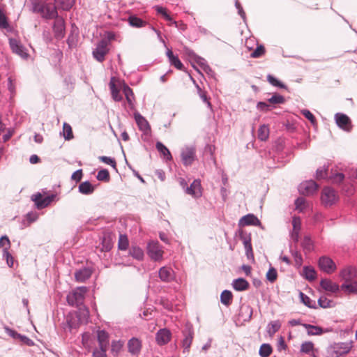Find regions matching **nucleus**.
<instances>
[{"label":"nucleus","instance_id":"obj_23","mask_svg":"<svg viewBox=\"0 0 357 357\" xmlns=\"http://www.w3.org/2000/svg\"><path fill=\"white\" fill-rule=\"evenodd\" d=\"M260 225L259 220L253 214H247L243 216L239 220V225L241 226H248V225H253L257 226Z\"/></svg>","mask_w":357,"mask_h":357},{"label":"nucleus","instance_id":"obj_14","mask_svg":"<svg viewBox=\"0 0 357 357\" xmlns=\"http://www.w3.org/2000/svg\"><path fill=\"white\" fill-rule=\"evenodd\" d=\"M335 123L338 127L344 130L349 131L351 128V120L349 116L342 113H336L335 115Z\"/></svg>","mask_w":357,"mask_h":357},{"label":"nucleus","instance_id":"obj_22","mask_svg":"<svg viewBox=\"0 0 357 357\" xmlns=\"http://www.w3.org/2000/svg\"><path fill=\"white\" fill-rule=\"evenodd\" d=\"M41 15L43 17L46 19H54L57 17L58 13L56 6L50 3L45 4Z\"/></svg>","mask_w":357,"mask_h":357},{"label":"nucleus","instance_id":"obj_3","mask_svg":"<svg viewBox=\"0 0 357 357\" xmlns=\"http://www.w3.org/2000/svg\"><path fill=\"white\" fill-rule=\"evenodd\" d=\"M321 202L325 206H331L338 199L337 192L331 187H325L321 192Z\"/></svg>","mask_w":357,"mask_h":357},{"label":"nucleus","instance_id":"obj_12","mask_svg":"<svg viewBox=\"0 0 357 357\" xmlns=\"http://www.w3.org/2000/svg\"><path fill=\"white\" fill-rule=\"evenodd\" d=\"M158 277L163 282H172L176 279L174 271L169 266H162L158 271Z\"/></svg>","mask_w":357,"mask_h":357},{"label":"nucleus","instance_id":"obj_58","mask_svg":"<svg viewBox=\"0 0 357 357\" xmlns=\"http://www.w3.org/2000/svg\"><path fill=\"white\" fill-rule=\"evenodd\" d=\"M265 53V48L262 45H258L256 49L251 53V57L259 58Z\"/></svg>","mask_w":357,"mask_h":357},{"label":"nucleus","instance_id":"obj_53","mask_svg":"<svg viewBox=\"0 0 357 357\" xmlns=\"http://www.w3.org/2000/svg\"><path fill=\"white\" fill-rule=\"evenodd\" d=\"M123 347L121 341H112L111 344V352L114 356H117Z\"/></svg>","mask_w":357,"mask_h":357},{"label":"nucleus","instance_id":"obj_9","mask_svg":"<svg viewBox=\"0 0 357 357\" xmlns=\"http://www.w3.org/2000/svg\"><path fill=\"white\" fill-rule=\"evenodd\" d=\"M56 197V195L52 194L50 195L43 197L40 192L33 195L31 199L35 202L36 207L38 209H42L47 207Z\"/></svg>","mask_w":357,"mask_h":357},{"label":"nucleus","instance_id":"obj_38","mask_svg":"<svg viewBox=\"0 0 357 357\" xmlns=\"http://www.w3.org/2000/svg\"><path fill=\"white\" fill-rule=\"evenodd\" d=\"M269 128L267 125L263 124L258 129V138L261 141L265 142L269 137Z\"/></svg>","mask_w":357,"mask_h":357},{"label":"nucleus","instance_id":"obj_19","mask_svg":"<svg viewBox=\"0 0 357 357\" xmlns=\"http://www.w3.org/2000/svg\"><path fill=\"white\" fill-rule=\"evenodd\" d=\"M184 338L182 341L183 352H188L193 339V331L191 327L187 326L183 331Z\"/></svg>","mask_w":357,"mask_h":357},{"label":"nucleus","instance_id":"obj_25","mask_svg":"<svg viewBox=\"0 0 357 357\" xmlns=\"http://www.w3.org/2000/svg\"><path fill=\"white\" fill-rule=\"evenodd\" d=\"M320 286L326 291L336 293L340 290V286L328 279H322L320 281Z\"/></svg>","mask_w":357,"mask_h":357},{"label":"nucleus","instance_id":"obj_59","mask_svg":"<svg viewBox=\"0 0 357 357\" xmlns=\"http://www.w3.org/2000/svg\"><path fill=\"white\" fill-rule=\"evenodd\" d=\"M10 247V242L8 237L6 235L2 236L0 238V248H3V249H6V250H8Z\"/></svg>","mask_w":357,"mask_h":357},{"label":"nucleus","instance_id":"obj_51","mask_svg":"<svg viewBox=\"0 0 357 357\" xmlns=\"http://www.w3.org/2000/svg\"><path fill=\"white\" fill-rule=\"evenodd\" d=\"M281 327V324L278 321H271L268 325V333L270 335H273L278 332Z\"/></svg>","mask_w":357,"mask_h":357},{"label":"nucleus","instance_id":"obj_30","mask_svg":"<svg viewBox=\"0 0 357 357\" xmlns=\"http://www.w3.org/2000/svg\"><path fill=\"white\" fill-rule=\"evenodd\" d=\"M53 29L55 37L61 38L64 36V22L62 19H57L54 24Z\"/></svg>","mask_w":357,"mask_h":357},{"label":"nucleus","instance_id":"obj_40","mask_svg":"<svg viewBox=\"0 0 357 357\" xmlns=\"http://www.w3.org/2000/svg\"><path fill=\"white\" fill-rule=\"evenodd\" d=\"M113 79H111V81L109 82V88H110V91H111V94H112V98L114 99V100L116 101V102H119L122 100V96H121L120 93H119V90L117 89V87L116 86V84H114V82H113L112 80Z\"/></svg>","mask_w":357,"mask_h":357},{"label":"nucleus","instance_id":"obj_64","mask_svg":"<svg viewBox=\"0 0 357 357\" xmlns=\"http://www.w3.org/2000/svg\"><path fill=\"white\" fill-rule=\"evenodd\" d=\"M257 109L261 112H268L271 109V105L266 102H258L257 104Z\"/></svg>","mask_w":357,"mask_h":357},{"label":"nucleus","instance_id":"obj_20","mask_svg":"<svg viewBox=\"0 0 357 357\" xmlns=\"http://www.w3.org/2000/svg\"><path fill=\"white\" fill-rule=\"evenodd\" d=\"M171 332L167 328L160 329L155 335V340L159 345L167 344L171 339Z\"/></svg>","mask_w":357,"mask_h":357},{"label":"nucleus","instance_id":"obj_62","mask_svg":"<svg viewBox=\"0 0 357 357\" xmlns=\"http://www.w3.org/2000/svg\"><path fill=\"white\" fill-rule=\"evenodd\" d=\"M301 113L308 119L312 124L315 123L316 119L312 113L308 109H302Z\"/></svg>","mask_w":357,"mask_h":357},{"label":"nucleus","instance_id":"obj_48","mask_svg":"<svg viewBox=\"0 0 357 357\" xmlns=\"http://www.w3.org/2000/svg\"><path fill=\"white\" fill-rule=\"evenodd\" d=\"M63 137L66 140H70L73 138V134L71 126L67 123H64L63 126Z\"/></svg>","mask_w":357,"mask_h":357},{"label":"nucleus","instance_id":"obj_47","mask_svg":"<svg viewBox=\"0 0 357 357\" xmlns=\"http://www.w3.org/2000/svg\"><path fill=\"white\" fill-rule=\"evenodd\" d=\"M58 5L64 10H70L74 5L75 0H56Z\"/></svg>","mask_w":357,"mask_h":357},{"label":"nucleus","instance_id":"obj_24","mask_svg":"<svg viewBox=\"0 0 357 357\" xmlns=\"http://www.w3.org/2000/svg\"><path fill=\"white\" fill-rule=\"evenodd\" d=\"M92 275V271L89 268H83L77 270L75 273V278L76 281L84 282L88 280Z\"/></svg>","mask_w":357,"mask_h":357},{"label":"nucleus","instance_id":"obj_26","mask_svg":"<svg viewBox=\"0 0 357 357\" xmlns=\"http://www.w3.org/2000/svg\"><path fill=\"white\" fill-rule=\"evenodd\" d=\"M123 92L126 96V100L128 103V105H129L130 109H135V105H134L135 96H134L132 90L130 88L129 86L124 84L123 86Z\"/></svg>","mask_w":357,"mask_h":357},{"label":"nucleus","instance_id":"obj_44","mask_svg":"<svg viewBox=\"0 0 357 357\" xmlns=\"http://www.w3.org/2000/svg\"><path fill=\"white\" fill-rule=\"evenodd\" d=\"M301 245L305 252H310L313 249L312 241L310 236H305L301 243Z\"/></svg>","mask_w":357,"mask_h":357},{"label":"nucleus","instance_id":"obj_49","mask_svg":"<svg viewBox=\"0 0 357 357\" xmlns=\"http://www.w3.org/2000/svg\"><path fill=\"white\" fill-rule=\"evenodd\" d=\"M246 314L247 317L243 319L244 321H250L252 314V308L249 305L243 306L241 308V311L239 313L240 317H243V314Z\"/></svg>","mask_w":357,"mask_h":357},{"label":"nucleus","instance_id":"obj_60","mask_svg":"<svg viewBox=\"0 0 357 357\" xmlns=\"http://www.w3.org/2000/svg\"><path fill=\"white\" fill-rule=\"evenodd\" d=\"M329 178L333 183H340L344 178V175L342 173H336L331 175Z\"/></svg>","mask_w":357,"mask_h":357},{"label":"nucleus","instance_id":"obj_39","mask_svg":"<svg viewBox=\"0 0 357 357\" xmlns=\"http://www.w3.org/2000/svg\"><path fill=\"white\" fill-rule=\"evenodd\" d=\"M233 295L229 290H224L220 294V302L225 306H229L231 303Z\"/></svg>","mask_w":357,"mask_h":357},{"label":"nucleus","instance_id":"obj_35","mask_svg":"<svg viewBox=\"0 0 357 357\" xmlns=\"http://www.w3.org/2000/svg\"><path fill=\"white\" fill-rule=\"evenodd\" d=\"M155 148L158 151L162 154L167 160H171L172 159V154L169 149L160 142H157L155 144Z\"/></svg>","mask_w":357,"mask_h":357},{"label":"nucleus","instance_id":"obj_17","mask_svg":"<svg viewBox=\"0 0 357 357\" xmlns=\"http://www.w3.org/2000/svg\"><path fill=\"white\" fill-rule=\"evenodd\" d=\"M300 353L307 354L311 357H317L318 349L314 347V344L311 341H306L301 344Z\"/></svg>","mask_w":357,"mask_h":357},{"label":"nucleus","instance_id":"obj_52","mask_svg":"<svg viewBox=\"0 0 357 357\" xmlns=\"http://www.w3.org/2000/svg\"><path fill=\"white\" fill-rule=\"evenodd\" d=\"M96 178L100 181H109V173L106 169L100 170L96 176Z\"/></svg>","mask_w":357,"mask_h":357},{"label":"nucleus","instance_id":"obj_56","mask_svg":"<svg viewBox=\"0 0 357 357\" xmlns=\"http://www.w3.org/2000/svg\"><path fill=\"white\" fill-rule=\"evenodd\" d=\"M318 305L322 308H327L332 307L333 301L328 299L326 297L321 296L318 299Z\"/></svg>","mask_w":357,"mask_h":357},{"label":"nucleus","instance_id":"obj_41","mask_svg":"<svg viewBox=\"0 0 357 357\" xmlns=\"http://www.w3.org/2000/svg\"><path fill=\"white\" fill-rule=\"evenodd\" d=\"M299 297L301 298V302L310 308H316V303L314 301L312 300L309 296H307L304 293L300 291Z\"/></svg>","mask_w":357,"mask_h":357},{"label":"nucleus","instance_id":"obj_42","mask_svg":"<svg viewBox=\"0 0 357 357\" xmlns=\"http://www.w3.org/2000/svg\"><path fill=\"white\" fill-rule=\"evenodd\" d=\"M273 351V349L269 344L264 343L261 345L259 354L261 357H268Z\"/></svg>","mask_w":357,"mask_h":357},{"label":"nucleus","instance_id":"obj_6","mask_svg":"<svg viewBox=\"0 0 357 357\" xmlns=\"http://www.w3.org/2000/svg\"><path fill=\"white\" fill-rule=\"evenodd\" d=\"M318 265L321 271L328 274L333 273L337 268L335 263L328 256L319 257Z\"/></svg>","mask_w":357,"mask_h":357},{"label":"nucleus","instance_id":"obj_55","mask_svg":"<svg viewBox=\"0 0 357 357\" xmlns=\"http://www.w3.org/2000/svg\"><path fill=\"white\" fill-rule=\"evenodd\" d=\"M98 159L101 162L112 166L114 169L116 170V160L114 158L102 155V156H100L98 158Z\"/></svg>","mask_w":357,"mask_h":357},{"label":"nucleus","instance_id":"obj_61","mask_svg":"<svg viewBox=\"0 0 357 357\" xmlns=\"http://www.w3.org/2000/svg\"><path fill=\"white\" fill-rule=\"evenodd\" d=\"M9 27V24L7 20V17L0 9V29H7Z\"/></svg>","mask_w":357,"mask_h":357},{"label":"nucleus","instance_id":"obj_36","mask_svg":"<svg viewBox=\"0 0 357 357\" xmlns=\"http://www.w3.org/2000/svg\"><path fill=\"white\" fill-rule=\"evenodd\" d=\"M317 273L312 266H305L303 268V276L309 281L315 280Z\"/></svg>","mask_w":357,"mask_h":357},{"label":"nucleus","instance_id":"obj_7","mask_svg":"<svg viewBox=\"0 0 357 357\" xmlns=\"http://www.w3.org/2000/svg\"><path fill=\"white\" fill-rule=\"evenodd\" d=\"M79 320V315L68 314L61 324L62 328L64 331L72 332L73 329H76L78 327Z\"/></svg>","mask_w":357,"mask_h":357},{"label":"nucleus","instance_id":"obj_34","mask_svg":"<svg viewBox=\"0 0 357 357\" xmlns=\"http://www.w3.org/2000/svg\"><path fill=\"white\" fill-rule=\"evenodd\" d=\"M78 189L79 192L83 195H91L94 191V187L89 181L81 183Z\"/></svg>","mask_w":357,"mask_h":357},{"label":"nucleus","instance_id":"obj_4","mask_svg":"<svg viewBox=\"0 0 357 357\" xmlns=\"http://www.w3.org/2000/svg\"><path fill=\"white\" fill-rule=\"evenodd\" d=\"M147 254L155 261H158L163 258V250L157 241H151L147 245Z\"/></svg>","mask_w":357,"mask_h":357},{"label":"nucleus","instance_id":"obj_8","mask_svg":"<svg viewBox=\"0 0 357 357\" xmlns=\"http://www.w3.org/2000/svg\"><path fill=\"white\" fill-rule=\"evenodd\" d=\"M9 45L12 52L20 56L22 59H26L29 57V55L26 49L17 39L10 38Z\"/></svg>","mask_w":357,"mask_h":357},{"label":"nucleus","instance_id":"obj_33","mask_svg":"<svg viewBox=\"0 0 357 357\" xmlns=\"http://www.w3.org/2000/svg\"><path fill=\"white\" fill-rule=\"evenodd\" d=\"M340 289L348 294H357V281H351L344 282Z\"/></svg>","mask_w":357,"mask_h":357},{"label":"nucleus","instance_id":"obj_50","mask_svg":"<svg viewBox=\"0 0 357 357\" xmlns=\"http://www.w3.org/2000/svg\"><path fill=\"white\" fill-rule=\"evenodd\" d=\"M267 81L273 86H277L280 89H286L287 86L282 83L280 81H279L278 79H276L274 76L272 75L268 74L267 75Z\"/></svg>","mask_w":357,"mask_h":357},{"label":"nucleus","instance_id":"obj_11","mask_svg":"<svg viewBox=\"0 0 357 357\" xmlns=\"http://www.w3.org/2000/svg\"><path fill=\"white\" fill-rule=\"evenodd\" d=\"M134 118L139 130H141L144 135H150L151 129L148 121L138 112L134 113Z\"/></svg>","mask_w":357,"mask_h":357},{"label":"nucleus","instance_id":"obj_63","mask_svg":"<svg viewBox=\"0 0 357 357\" xmlns=\"http://www.w3.org/2000/svg\"><path fill=\"white\" fill-rule=\"evenodd\" d=\"M107 348L96 349L93 351V357H107L106 354Z\"/></svg>","mask_w":357,"mask_h":357},{"label":"nucleus","instance_id":"obj_13","mask_svg":"<svg viewBox=\"0 0 357 357\" xmlns=\"http://www.w3.org/2000/svg\"><path fill=\"white\" fill-rule=\"evenodd\" d=\"M318 185L315 181L309 180L301 183L298 185V192L303 195H310L315 192L317 190Z\"/></svg>","mask_w":357,"mask_h":357},{"label":"nucleus","instance_id":"obj_16","mask_svg":"<svg viewBox=\"0 0 357 357\" xmlns=\"http://www.w3.org/2000/svg\"><path fill=\"white\" fill-rule=\"evenodd\" d=\"M195 151L192 147H186L181 153V160L185 166L190 165L195 160Z\"/></svg>","mask_w":357,"mask_h":357},{"label":"nucleus","instance_id":"obj_28","mask_svg":"<svg viewBox=\"0 0 357 357\" xmlns=\"http://www.w3.org/2000/svg\"><path fill=\"white\" fill-rule=\"evenodd\" d=\"M302 326L307 330L308 335H320L324 333L323 328L319 326L311 325L310 324H303Z\"/></svg>","mask_w":357,"mask_h":357},{"label":"nucleus","instance_id":"obj_45","mask_svg":"<svg viewBox=\"0 0 357 357\" xmlns=\"http://www.w3.org/2000/svg\"><path fill=\"white\" fill-rule=\"evenodd\" d=\"M196 88L197 89V93H198L199 98L203 100L204 102H205L207 105V107L209 109H212V105L210 102L209 99L207 97L206 92L204 91H202L198 84H196Z\"/></svg>","mask_w":357,"mask_h":357},{"label":"nucleus","instance_id":"obj_37","mask_svg":"<svg viewBox=\"0 0 357 357\" xmlns=\"http://www.w3.org/2000/svg\"><path fill=\"white\" fill-rule=\"evenodd\" d=\"M128 22L130 26L136 28L143 27L146 24L144 21L136 15H130L128 18Z\"/></svg>","mask_w":357,"mask_h":357},{"label":"nucleus","instance_id":"obj_15","mask_svg":"<svg viewBox=\"0 0 357 357\" xmlns=\"http://www.w3.org/2000/svg\"><path fill=\"white\" fill-rule=\"evenodd\" d=\"M185 192L195 198L200 197L202 196V186L200 180H194L190 186L186 187Z\"/></svg>","mask_w":357,"mask_h":357},{"label":"nucleus","instance_id":"obj_2","mask_svg":"<svg viewBox=\"0 0 357 357\" xmlns=\"http://www.w3.org/2000/svg\"><path fill=\"white\" fill-rule=\"evenodd\" d=\"M350 346L347 343L340 342L330 345L327 348L328 357H341L349 353Z\"/></svg>","mask_w":357,"mask_h":357},{"label":"nucleus","instance_id":"obj_43","mask_svg":"<svg viewBox=\"0 0 357 357\" xmlns=\"http://www.w3.org/2000/svg\"><path fill=\"white\" fill-rule=\"evenodd\" d=\"M268 102L273 105H280L284 103L285 98L283 96L276 93L268 99Z\"/></svg>","mask_w":357,"mask_h":357},{"label":"nucleus","instance_id":"obj_57","mask_svg":"<svg viewBox=\"0 0 357 357\" xmlns=\"http://www.w3.org/2000/svg\"><path fill=\"white\" fill-rule=\"evenodd\" d=\"M154 9L156 10V12L159 14H161L164 17L165 19L167 20V21H169V22H172V18L171 17V16L167 13L165 8H164L162 6H154Z\"/></svg>","mask_w":357,"mask_h":357},{"label":"nucleus","instance_id":"obj_46","mask_svg":"<svg viewBox=\"0 0 357 357\" xmlns=\"http://www.w3.org/2000/svg\"><path fill=\"white\" fill-rule=\"evenodd\" d=\"M129 242L126 235L121 234L119 236L118 248L121 250H126L128 248Z\"/></svg>","mask_w":357,"mask_h":357},{"label":"nucleus","instance_id":"obj_5","mask_svg":"<svg viewBox=\"0 0 357 357\" xmlns=\"http://www.w3.org/2000/svg\"><path fill=\"white\" fill-rule=\"evenodd\" d=\"M108 41L105 39L101 40L93 51V57L99 62L105 60V55L109 52Z\"/></svg>","mask_w":357,"mask_h":357},{"label":"nucleus","instance_id":"obj_21","mask_svg":"<svg viewBox=\"0 0 357 357\" xmlns=\"http://www.w3.org/2000/svg\"><path fill=\"white\" fill-rule=\"evenodd\" d=\"M128 349L132 356H137L142 349V342L137 337H132L128 342Z\"/></svg>","mask_w":357,"mask_h":357},{"label":"nucleus","instance_id":"obj_32","mask_svg":"<svg viewBox=\"0 0 357 357\" xmlns=\"http://www.w3.org/2000/svg\"><path fill=\"white\" fill-rule=\"evenodd\" d=\"M97 338L100 348H107L109 344V335L105 331H99L98 332Z\"/></svg>","mask_w":357,"mask_h":357},{"label":"nucleus","instance_id":"obj_29","mask_svg":"<svg viewBox=\"0 0 357 357\" xmlns=\"http://www.w3.org/2000/svg\"><path fill=\"white\" fill-rule=\"evenodd\" d=\"M166 54L167 56L168 57L169 61L172 66H174L178 70H181L183 69V65L178 59V56L174 55L171 50H167Z\"/></svg>","mask_w":357,"mask_h":357},{"label":"nucleus","instance_id":"obj_27","mask_svg":"<svg viewBox=\"0 0 357 357\" xmlns=\"http://www.w3.org/2000/svg\"><path fill=\"white\" fill-rule=\"evenodd\" d=\"M129 255L135 259L142 261L144 257L143 250L137 245H132L129 249Z\"/></svg>","mask_w":357,"mask_h":357},{"label":"nucleus","instance_id":"obj_10","mask_svg":"<svg viewBox=\"0 0 357 357\" xmlns=\"http://www.w3.org/2000/svg\"><path fill=\"white\" fill-rule=\"evenodd\" d=\"M239 238L241 240L245 250L248 259L253 258V251L251 243V235L245 231L241 230L239 233Z\"/></svg>","mask_w":357,"mask_h":357},{"label":"nucleus","instance_id":"obj_1","mask_svg":"<svg viewBox=\"0 0 357 357\" xmlns=\"http://www.w3.org/2000/svg\"><path fill=\"white\" fill-rule=\"evenodd\" d=\"M86 291L87 288L86 287H79L73 290L67 295L68 303L71 306H82Z\"/></svg>","mask_w":357,"mask_h":357},{"label":"nucleus","instance_id":"obj_54","mask_svg":"<svg viewBox=\"0 0 357 357\" xmlns=\"http://www.w3.org/2000/svg\"><path fill=\"white\" fill-rule=\"evenodd\" d=\"M266 279L270 282H274L278 277V273L275 268L271 266L266 273Z\"/></svg>","mask_w":357,"mask_h":357},{"label":"nucleus","instance_id":"obj_18","mask_svg":"<svg viewBox=\"0 0 357 357\" xmlns=\"http://www.w3.org/2000/svg\"><path fill=\"white\" fill-rule=\"evenodd\" d=\"M356 275L357 268L351 266L345 267L340 273V276L344 280V282L354 280Z\"/></svg>","mask_w":357,"mask_h":357},{"label":"nucleus","instance_id":"obj_31","mask_svg":"<svg viewBox=\"0 0 357 357\" xmlns=\"http://www.w3.org/2000/svg\"><path fill=\"white\" fill-rule=\"evenodd\" d=\"M232 287L235 290L242 291L249 287V283L245 279L240 278L233 280Z\"/></svg>","mask_w":357,"mask_h":357}]
</instances>
